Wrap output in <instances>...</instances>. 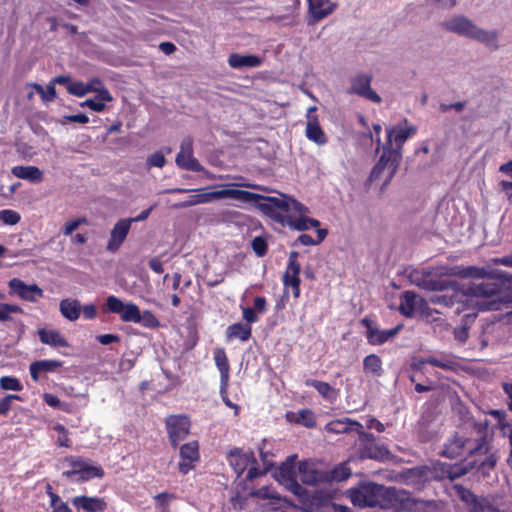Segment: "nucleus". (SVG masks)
Masks as SVG:
<instances>
[{"mask_svg":"<svg viewBox=\"0 0 512 512\" xmlns=\"http://www.w3.org/2000/svg\"><path fill=\"white\" fill-rule=\"evenodd\" d=\"M440 275L457 276L463 279L474 278L487 281L472 284L467 289V299L461 305H458L455 313L459 314L466 309V306H473L477 311H497L509 303H512V294L503 292V289L509 290L512 284V276L500 270L478 266H452L442 267ZM457 294L436 295L430 298L431 303L452 307L460 304L457 300Z\"/></svg>","mask_w":512,"mask_h":512,"instance_id":"f257e3e1","label":"nucleus"},{"mask_svg":"<svg viewBox=\"0 0 512 512\" xmlns=\"http://www.w3.org/2000/svg\"><path fill=\"white\" fill-rule=\"evenodd\" d=\"M261 211L283 226H289L297 231H306L310 228L318 229L319 220L307 217L309 212L301 202L282 195L281 197L262 196L257 200Z\"/></svg>","mask_w":512,"mask_h":512,"instance_id":"f03ea898","label":"nucleus"},{"mask_svg":"<svg viewBox=\"0 0 512 512\" xmlns=\"http://www.w3.org/2000/svg\"><path fill=\"white\" fill-rule=\"evenodd\" d=\"M473 434L472 437L455 434L444 444L441 455L450 459L464 458L465 461L472 456H486L491 439L487 422L476 423Z\"/></svg>","mask_w":512,"mask_h":512,"instance_id":"7ed1b4c3","label":"nucleus"},{"mask_svg":"<svg viewBox=\"0 0 512 512\" xmlns=\"http://www.w3.org/2000/svg\"><path fill=\"white\" fill-rule=\"evenodd\" d=\"M392 496L390 488L373 482L363 483L350 490L351 501L360 507L387 508Z\"/></svg>","mask_w":512,"mask_h":512,"instance_id":"20e7f679","label":"nucleus"},{"mask_svg":"<svg viewBox=\"0 0 512 512\" xmlns=\"http://www.w3.org/2000/svg\"><path fill=\"white\" fill-rule=\"evenodd\" d=\"M261 197L260 194H256L246 190L239 189H222L211 192H204L199 194H194L189 197V199L178 202L172 205L174 209H183L192 207L198 204L210 203L214 200L224 199V198H233L242 202H254L257 201Z\"/></svg>","mask_w":512,"mask_h":512,"instance_id":"39448f33","label":"nucleus"},{"mask_svg":"<svg viewBox=\"0 0 512 512\" xmlns=\"http://www.w3.org/2000/svg\"><path fill=\"white\" fill-rule=\"evenodd\" d=\"M447 31L457 33L484 43L491 49L497 48V35L478 28L469 19L463 16H455L441 23Z\"/></svg>","mask_w":512,"mask_h":512,"instance_id":"423d86ee","label":"nucleus"},{"mask_svg":"<svg viewBox=\"0 0 512 512\" xmlns=\"http://www.w3.org/2000/svg\"><path fill=\"white\" fill-rule=\"evenodd\" d=\"M64 462L71 467L70 470L62 472V476L66 479L77 482H87L94 478H103L105 472L101 466L93 465L90 459L80 456H66Z\"/></svg>","mask_w":512,"mask_h":512,"instance_id":"0eeeda50","label":"nucleus"},{"mask_svg":"<svg viewBox=\"0 0 512 512\" xmlns=\"http://www.w3.org/2000/svg\"><path fill=\"white\" fill-rule=\"evenodd\" d=\"M358 436V453L361 459H372L380 462L391 459L392 455L388 447L377 443L373 433L365 432L362 428Z\"/></svg>","mask_w":512,"mask_h":512,"instance_id":"6e6552de","label":"nucleus"},{"mask_svg":"<svg viewBox=\"0 0 512 512\" xmlns=\"http://www.w3.org/2000/svg\"><path fill=\"white\" fill-rule=\"evenodd\" d=\"M408 277L412 284L427 291H445L454 286V282L438 277L429 269H413Z\"/></svg>","mask_w":512,"mask_h":512,"instance_id":"1a4fd4ad","label":"nucleus"},{"mask_svg":"<svg viewBox=\"0 0 512 512\" xmlns=\"http://www.w3.org/2000/svg\"><path fill=\"white\" fill-rule=\"evenodd\" d=\"M496 463V456L489 454L483 459H475L466 464H449V467H446V471L448 473V479L451 481L462 477L475 467L477 468V472L481 473L483 476H488L489 471L494 469Z\"/></svg>","mask_w":512,"mask_h":512,"instance_id":"9d476101","label":"nucleus"},{"mask_svg":"<svg viewBox=\"0 0 512 512\" xmlns=\"http://www.w3.org/2000/svg\"><path fill=\"white\" fill-rule=\"evenodd\" d=\"M401 162V156L396 150H387V146H383V154L372 168L369 175V181L374 182L381 178L385 169H388V176L385 183H389L394 177L399 164Z\"/></svg>","mask_w":512,"mask_h":512,"instance_id":"9b49d317","label":"nucleus"},{"mask_svg":"<svg viewBox=\"0 0 512 512\" xmlns=\"http://www.w3.org/2000/svg\"><path fill=\"white\" fill-rule=\"evenodd\" d=\"M457 497L466 504L468 512H504L497 508L491 499L478 497L463 485H454Z\"/></svg>","mask_w":512,"mask_h":512,"instance_id":"f8f14e48","label":"nucleus"},{"mask_svg":"<svg viewBox=\"0 0 512 512\" xmlns=\"http://www.w3.org/2000/svg\"><path fill=\"white\" fill-rule=\"evenodd\" d=\"M165 425L173 448L178 447L179 443L190 434L191 420L187 415H170L165 419Z\"/></svg>","mask_w":512,"mask_h":512,"instance_id":"ddd939ff","label":"nucleus"},{"mask_svg":"<svg viewBox=\"0 0 512 512\" xmlns=\"http://www.w3.org/2000/svg\"><path fill=\"white\" fill-rule=\"evenodd\" d=\"M372 79L371 74L359 73L355 75L351 78V85L347 93L357 95L373 103H380L382 101L380 95L371 88Z\"/></svg>","mask_w":512,"mask_h":512,"instance_id":"4468645a","label":"nucleus"},{"mask_svg":"<svg viewBox=\"0 0 512 512\" xmlns=\"http://www.w3.org/2000/svg\"><path fill=\"white\" fill-rule=\"evenodd\" d=\"M298 252L291 251L289 254L287 269L283 275V285L285 288L291 287L295 298L300 296V271L301 265L298 262Z\"/></svg>","mask_w":512,"mask_h":512,"instance_id":"2eb2a0df","label":"nucleus"},{"mask_svg":"<svg viewBox=\"0 0 512 512\" xmlns=\"http://www.w3.org/2000/svg\"><path fill=\"white\" fill-rule=\"evenodd\" d=\"M176 164L185 170L193 172H202L204 167L193 156V140L191 137H186L182 140L180 151L176 156Z\"/></svg>","mask_w":512,"mask_h":512,"instance_id":"dca6fc26","label":"nucleus"},{"mask_svg":"<svg viewBox=\"0 0 512 512\" xmlns=\"http://www.w3.org/2000/svg\"><path fill=\"white\" fill-rule=\"evenodd\" d=\"M361 324L366 328V339L367 342L371 345L384 344L389 339L396 336L402 328V325H397L392 329L380 330L374 325V322L368 317H364L361 320Z\"/></svg>","mask_w":512,"mask_h":512,"instance_id":"f3484780","label":"nucleus"},{"mask_svg":"<svg viewBox=\"0 0 512 512\" xmlns=\"http://www.w3.org/2000/svg\"><path fill=\"white\" fill-rule=\"evenodd\" d=\"M180 462L178 463V470L181 474L186 475L196 466L200 460L199 443L194 440L183 444L180 447Z\"/></svg>","mask_w":512,"mask_h":512,"instance_id":"a211bd4d","label":"nucleus"},{"mask_svg":"<svg viewBox=\"0 0 512 512\" xmlns=\"http://www.w3.org/2000/svg\"><path fill=\"white\" fill-rule=\"evenodd\" d=\"M10 293H15L20 299L28 302H37L44 296V291L37 284H26L19 278H12L8 282Z\"/></svg>","mask_w":512,"mask_h":512,"instance_id":"6ab92c4d","label":"nucleus"},{"mask_svg":"<svg viewBox=\"0 0 512 512\" xmlns=\"http://www.w3.org/2000/svg\"><path fill=\"white\" fill-rule=\"evenodd\" d=\"M227 460L238 477L243 474L250 464H257L256 457L252 451L245 452L237 447L229 451Z\"/></svg>","mask_w":512,"mask_h":512,"instance_id":"aec40b11","label":"nucleus"},{"mask_svg":"<svg viewBox=\"0 0 512 512\" xmlns=\"http://www.w3.org/2000/svg\"><path fill=\"white\" fill-rule=\"evenodd\" d=\"M316 111V106H311L307 109L305 135L310 141H313L317 145H324L327 142V137L320 126Z\"/></svg>","mask_w":512,"mask_h":512,"instance_id":"412c9836","label":"nucleus"},{"mask_svg":"<svg viewBox=\"0 0 512 512\" xmlns=\"http://www.w3.org/2000/svg\"><path fill=\"white\" fill-rule=\"evenodd\" d=\"M130 228V220L120 219L117 221L110 232V238L106 246L107 251L111 253L117 252L126 240Z\"/></svg>","mask_w":512,"mask_h":512,"instance_id":"4be33fe9","label":"nucleus"},{"mask_svg":"<svg viewBox=\"0 0 512 512\" xmlns=\"http://www.w3.org/2000/svg\"><path fill=\"white\" fill-rule=\"evenodd\" d=\"M414 127H393L387 131V140L383 146H387V150H396L402 157V147L405 141L414 133Z\"/></svg>","mask_w":512,"mask_h":512,"instance_id":"5701e85b","label":"nucleus"},{"mask_svg":"<svg viewBox=\"0 0 512 512\" xmlns=\"http://www.w3.org/2000/svg\"><path fill=\"white\" fill-rule=\"evenodd\" d=\"M71 504L78 510L85 512H104L107 509V502L104 498L96 496H74L71 498Z\"/></svg>","mask_w":512,"mask_h":512,"instance_id":"b1692460","label":"nucleus"},{"mask_svg":"<svg viewBox=\"0 0 512 512\" xmlns=\"http://www.w3.org/2000/svg\"><path fill=\"white\" fill-rule=\"evenodd\" d=\"M337 8V3L331 0H314L308 7V13L311 17L309 23H317L331 15Z\"/></svg>","mask_w":512,"mask_h":512,"instance_id":"393cba45","label":"nucleus"},{"mask_svg":"<svg viewBox=\"0 0 512 512\" xmlns=\"http://www.w3.org/2000/svg\"><path fill=\"white\" fill-rule=\"evenodd\" d=\"M296 456H289L276 472L277 479L290 488H299L295 471Z\"/></svg>","mask_w":512,"mask_h":512,"instance_id":"a878e982","label":"nucleus"},{"mask_svg":"<svg viewBox=\"0 0 512 512\" xmlns=\"http://www.w3.org/2000/svg\"><path fill=\"white\" fill-rule=\"evenodd\" d=\"M362 428L363 425L360 422L350 418L335 419L328 422L325 426V430L328 433L334 434L348 433L351 431H355L358 434Z\"/></svg>","mask_w":512,"mask_h":512,"instance_id":"bb28decb","label":"nucleus"},{"mask_svg":"<svg viewBox=\"0 0 512 512\" xmlns=\"http://www.w3.org/2000/svg\"><path fill=\"white\" fill-rule=\"evenodd\" d=\"M227 61L233 69L259 67L263 63L262 58L257 55H241L238 53H231Z\"/></svg>","mask_w":512,"mask_h":512,"instance_id":"cd10ccee","label":"nucleus"},{"mask_svg":"<svg viewBox=\"0 0 512 512\" xmlns=\"http://www.w3.org/2000/svg\"><path fill=\"white\" fill-rule=\"evenodd\" d=\"M11 173L23 180H27L31 183H40L43 181V171L36 166H14L11 169Z\"/></svg>","mask_w":512,"mask_h":512,"instance_id":"c85d7f7f","label":"nucleus"},{"mask_svg":"<svg viewBox=\"0 0 512 512\" xmlns=\"http://www.w3.org/2000/svg\"><path fill=\"white\" fill-rule=\"evenodd\" d=\"M62 366V361L54 359H45L35 361L30 364V375L34 381H38L41 373L55 372Z\"/></svg>","mask_w":512,"mask_h":512,"instance_id":"c756f323","label":"nucleus"},{"mask_svg":"<svg viewBox=\"0 0 512 512\" xmlns=\"http://www.w3.org/2000/svg\"><path fill=\"white\" fill-rule=\"evenodd\" d=\"M251 335V325L242 322L234 323L226 329V339L228 341L238 339L242 342H246L251 338Z\"/></svg>","mask_w":512,"mask_h":512,"instance_id":"7c9ffc66","label":"nucleus"},{"mask_svg":"<svg viewBox=\"0 0 512 512\" xmlns=\"http://www.w3.org/2000/svg\"><path fill=\"white\" fill-rule=\"evenodd\" d=\"M39 339L43 344L54 347H68L67 340L56 330H47L45 328L38 330Z\"/></svg>","mask_w":512,"mask_h":512,"instance_id":"2f4dec72","label":"nucleus"},{"mask_svg":"<svg viewBox=\"0 0 512 512\" xmlns=\"http://www.w3.org/2000/svg\"><path fill=\"white\" fill-rule=\"evenodd\" d=\"M85 87L88 90V93L94 92L96 93V98L102 101H113V96L110 91L106 88L103 81L98 77L90 78Z\"/></svg>","mask_w":512,"mask_h":512,"instance_id":"473e14b6","label":"nucleus"},{"mask_svg":"<svg viewBox=\"0 0 512 512\" xmlns=\"http://www.w3.org/2000/svg\"><path fill=\"white\" fill-rule=\"evenodd\" d=\"M214 360L220 372V382L225 385V382H229L230 364L223 348H217L214 351Z\"/></svg>","mask_w":512,"mask_h":512,"instance_id":"72a5a7b5","label":"nucleus"},{"mask_svg":"<svg viewBox=\"0 0 512 512\" xmlns=\"http://www.w3.org/2000/svg\"><path fill=\"white\" fill-rule=\"evenodd\" d=\"M305 385L308 387H313L317 390V392L325 399L333 401L337 397V391L327 382L316 380V379H307L305 381Z\"/></svg>","mask_w":512,"mask_h":512,"instance_id":"f704fd0d","label":"nucleus"},{"mask_svg":"<svg viewBox=\"0 0 512 512\" xmlns=\"http://www.w3.org/2000/svg\"><path fill=\"white\" fill-rule=\"evenodd\" d=\"M60 312L66 319L75 321L81 313V306L77 300L63 299L59 305Z\"/></svg>","mask_w":512,"mask_h":512,"instance_id":"c9c22d12","label":"nucleus"},{"mask_svg":"<svg viewBox=\"0 0 512 512\" xmlns=\"http://www.w3.org/2000/svg\"><path fill=\"white\" fill-rule=\"evenodd\" d=\"M382 360L377 354H369L363 359V369L374 377H381L384 373Z\"/></svg>","mask_w":512,"mask_h":512,"instance_id":"e433bc0d","label":"nucleus"},{"mask_svg":"<svg viewBox=\"0 0 512 512\" xmlns=\"http://www.w3.org/2000/svg\"><path fill=\"white\" fill-rule=\"evenodd\" d=\"M416 310V295L412 291H405L400 298L399 311L406 317H412Z\"/></svg>","mask_w":512,"mask_h":512,"instance_id":"4c0bfd02","label":"nucleus"},{"mask_svg":"<svg viewBox=\"0 0 512 512\" xmlns=\"http://www.w3.org/2000/svg\"><path fill=\"white\" fill-rule=\"evenodd\" d=\"M419 362L421 364H429L431 366L439 367L441 369L448 370V371H455L458 366L457 362L452 359L437 358L434 356H429L427 358H423Z\"/></svg>","mask_w":512,"mask_h":512,"instance_id":"58836bf2","label":"nucleus"},{"mask_svg":"<svg viewBox=\"0 0 512 512\" xmlns=\"http://www.w3.org/2000/svg\"><path fill=\"white\" fill-rule=\"evenodd\" d=\"M352 471L346 462L340 463L335 466L327 475L328 481L341 482L351 477Z\"/></svg>","mask_w":512,"mask_h":512,"instance_id":"ea45409f","label":"nucleus"},{"mask_svg":"<svg viewBox=\"0 0 512 512\" xmlns=\"http://www.w3.org/2000/svg\"><path fill=\"white\" fill-rule=\"evenodd\" d=\"M476 316H477V312H469L463 316V321L465 322V324L460 327H456L453 331L454 338L457 341H459L460 343H464L467 341V339L469 337V328H468L467 324L471 321H474Z\"/></svg>","mask_w":512,"mask_h":512,"instance_id":"a19ab883","label":"nucleus"},{"mask_svg":"<svg viewBox=\"0 0 512 512\" xmlns=\"http://www.w3.org/2000/svg\"><path fill=\"white\" fill-rule=\"evenodd\" d=\"M300 480L307 485H315L321 480L320 474L316 470H309L308 464L301 462L298 465Z\"/></svg>","mask_w":512,"mask_h":512,"instance_id":"79ce46f5","label":"nucleus"},{"mask_svg":"<svg viewBox=\"0 0 512 512\" xmlns=\"http://www.w3.org/2000/svg\"><path fill=\"white\" fill-rule=\"evenodd\" d=\"M317 232V238L316 239H313L310 235L308 234H301L297 240H296V244H301V245H305V246H310V245H319L320 243H322L324 241V239L326 238L327 234H328V230L327 229H324V228H318L316 230Z\"/></svg>","mask_w":512,"mask_h":512,"instance_id":"37998d69","label":"nucleus"},{"mask_svg":"<svg viewBox=\"0 0 512 512\" xmlns=\"http://www.w3.org/2000/svg\"><path fill=\"white\" fill-rule=\"evenodd\" d=\"M446 467H449V464L436 462L432 465L431 469H427L425 473L426 479H434V480H444L448 479V473L446 471Z\"/></svg>","mask_w":512,"mask_h":512,"instance_id":"c03bdc74","label":"nucleus"},{"mask_svg":"<svg viewBox=\"0 0 512 512\" xmlns=\"http://www.w3.org/2000/svg\"><path fill=\"white\" fill-rule=\"evenodd\" d=\"M52 429L59 434L56 440V445L58 447L70 448L72 446L69 431L63 424L56 423Z\"/></svg>","mask_w":512,"mask_h":512,"instance_id":"a18cd8bd","label":"nucleus"},{"mask_svg":"<svg viewBox=\"0 0 512 512\" xmlns=\"http://www.w3.org/2000/svg\"><path fill=\"white\" fill-rule=\"evenodd\" d=\"M121 320L123 322H134L140 319V309L134 303L125 304V308L122 310L120 314Z\"/></svg>","mask_w":512,"mask_h":512,"instance_id":"49530a36","label":"nucleus"},{"mask_svg":"<svg viewBox=\"0 0 512 512\" xmlns=\"http://www.w3.org/2000/svg\"><path fill=\"white\" fill-rule=\"evenodd\" d=\"M136 323L141 324L145 328L157 329L160 327V321L150 310L140 311V319Z\"/></svg>","mask_w":512,"mask_h":512,"instance_id":"de8ad7c7","label":"nucleus"},{"mask_svg":"<svg viewBox=\"0 0 512 512\" xmlns=\"http://www.w3.org/2000/svg\"><path fill=\"white\" fill-rule=\"evenodd\" d=\"M297 418L295 422L297 424L303 425L307 428H314L316 426V418L312 410L310 409H301L297 413Z\"/></svg>","mask_w":512,"mask_h":512,"instance_id":"09e8293b","label":"nucleus"},{"mask_svg":"<svg viewBox=\"0 0 512 512\" xmlns=\"http://www.w3.org/2000/svg\"><path fill=\"white\" fill-rule=\"evenodd\" d=\"M11 313H20L23 314L24 310L16 304H9V303H0V321L6 322L11 321L12 317L10 316Z\"/></svg>","mask_w":512,"mask_h":512,"instance_id":"8fccbe9b","label":"nucleus"},{"mask_svg":"<svg viewBox=\"0 0 512 512\" xmlns=\"http://www.w3.org/2000/svg\"><path fill=\"white\" fill-rule=\"evenodd\" d=\"M34 88L45 102H51L56 98V89L52 81L46 86V89L40 84H34Z\"/></svg>","mask_w":512,"mask_h":512,"instance_id":"3c124183","label":"nucleus"},{"mask_svg":"<svg viewBox=\"0 0 512 512\" xmlns=\"http://www.w3.org/2000/svg\"><path fill=\"white\" fill-rule=\"evenodd\" d=\"M21 219L20 214L12 209H3L0 211V221L6 225H16Z\"/></svg>","mask_w":512,"mask_h":512,"instance_id":"603ef678","label":"nucleus"},{"mask_svg":"<svg viewBox=\"0 0 512 512\" xmlns=\"http://www.w3.org/2000/svg\"><path fill=\"white\" fill-rule=\"evenodd\" d=\"M251 247L258 257H263L268 250L267 239L263 236H257L252 240Z\"/></svg>","mask_w":512,"mask_h":512,"instance_id":"864d4df0","label":"nucleus"},{"mask_svg":"<svg viewBox=\"0 0 512 512\" xmlns=\"http://www.w3.org/2000/svg\"><path fill=\"white\" fill-rule=\"evenodd\" d=\"M0 386L4 390L21 391L23 389V386L19 379L11 376L1 377Z\"/></svg>","mask_w":512,"mask_h":512,"instance_id":"5fc2aeb1","label":"nucleus"},{"mask_svg":"<svg viewBox=\"0 0 512 512\" xmlns=\"http://www.w3.org/2000/svg\"><path fill=\"white\" fill-rule=\"evenodd\" d=\"M228 386H229V382H225V385L223 384V382H220L221 399L227 407L234 410L235 415H238L240 407H239V405L233 403L230 400V398L228 397Z\"/></svg>","mask_w":512,"mask_h":512,"instance_id":"6e6d98bb","label":"nucleus"},{"mask_svg":"<svg viewBox=\"0 0 512 512\" xmlns=\"http://www.w3.org/2000/svg\"><path fill=\"white\" fill-rule=\"evenodd\" d=\"M85 85L86 83L81 81H72V83L67 87V92L77 97H83L88 94V90Z\"/></svg>","mask_w":512,"mask_h":512,"instance_id":"4d7b16f0","label":"nucleus"},{"mask_svg":"<svg viewBox=\"0 0 512 512\" xmlns=\"http://www.w3.org/2000/svg\"><path fill=\"white\" fill-rule=\"evenodd\" d=\"M106 306L108 311L121 314L122 310L125 308V304L116 296H109L106 300Z\"/></svg>","mask_w":512,"mask_h":512,"instance_id":"13d9d810","label":"nucleus"},{"mask_svg":"<svg viewBox=\"0 0 512 512\" xmlns=\"http://www.w3.org/2000/svg\"><path fill=\"white\" fill-rule=\"evenodd\" d=\"M14 400H22V398L17 394H9L0 400V415L8 414Z\"/></svg>","mask_w":512,"mask_h":512,"instance_id":"bf43d9fd","label":"nucleus"},{"mask_svg":"<svg viewBox=\"0 0 512 512\" xmlns=\"http://www.w3.org/2000/svg\"><path fill=\"white\" fill-rule=\"evenodd\" d=\"M107 101L98 100L96 97L95 99H86L84 102L80 104L81 107H88L92 111L95 112H103L106 108Z\"/></svg>","mask_w":512,"mask_h":512,"instance_id":"052dcab7","label":"nucleus"},{"mask_svg":"<svg viewBox=\"0 0 512 512\" xmlns=\"http://www.w3.org/2000/svg\"><path fill=\"white\" fill-rule=\"evenodd\" d=\"M165 164H166L165 156L160 151L154 152L147 158V165L150 167L162 168V167H164Z\"/></svg>","mask_w":512,"mask_h":512,"instance_id":"680f3d73","label":"nucleus"},{"mask_svg":"<svg viewBox=\"0 0 512 512\" xmlns=\"http://www.w3.org/2000/svg\"><path fill=\"white\" fill-rule=\"evenodd\" d=\"M251 495L260 499H278L277 494L269 487H262L251 492Z\"/></svg>","mask_w":512,"mask_h":512,"instance_id":"e2e57ef3","label":"nucleus"},{"mask_svg":"<svg viewBox=\"0 0 512 512\" xmlns=\"http://www.w3.org/2000/svg\"><path fill=\"white\" fill-rule=\"evenodd\" d=\"M243 319L246 321L245 324L251 325L252 323H256L259 320V317L257 315V312L255 309L251 307H241Z\"/></svg>","mask_w":512,"mask_h":512,"instance_id":"0e129e2a","label":"nucleus"},{"mask_svg":"<svg viewBox=\"0 0 512 512\" xmlns=\"http://www.w3.org/2000/svg\"><path fill=\"white\" fill-rule=\"evenodd\" d=\"M86 223V218H78L72 221H68L64 225L63 234L68 236L71 235L74 230H76L80 224Z\"/></svg>","mask_w":512,"mask_h":512,"instance_id":"69168bd1","label":"nucleus"},{"mask_svg":"<svg viewBox=\"0 0 512 512\" xmlns=\"http://www.w3.org/2000/svg\"><path fill=\"white\" fill-rule=\"evenodd\" d=\"M247 498L237 493L230 498V504L235 511H241L244 509Z\"/></svg>","mask_w":512,"mask_h":512,"instance_id":"338daca9","label":"nucleus"},{"mask_svg":"<svg viewBox=\"0 0 512 512\" xmlns=\"http://www.w3.org/2000/svg\"><path fill=\"white\" fill-rule=\"evenodd\" d=\"M267 302L265 297L263 296H257L254 299V306L252 307L255 309L257 313H265L267 309Z\"/></svg>","mask_w":512,"mask_h":512,"instance_id":"774afa93","label":"nucleus"}]
</instances>
